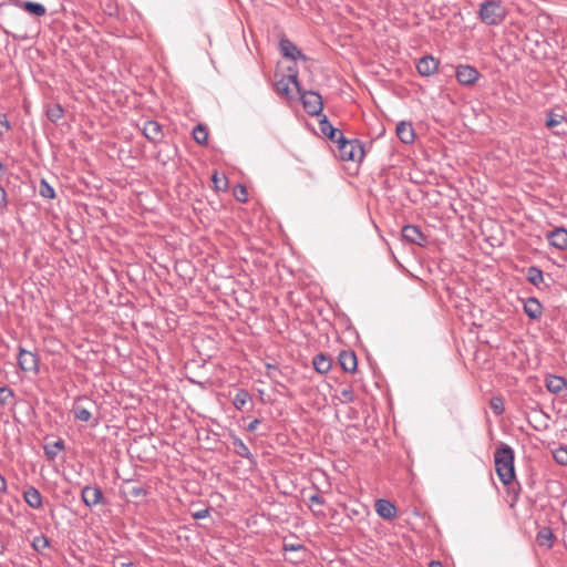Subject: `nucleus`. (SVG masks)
Masks as SVG:
<instances>
[{
    "mask_svg": "<svg viewBox=\"0 0 567 567\" xmlns=\"http://www.w3.org/2000/svg\"><path fill=\"white\" fill-rule=\"evenodd\" d=\"M514 460L515 452L506 443H501L494 452L495 471L504 485H509L516 477Z\"/></svg>",
    "mask_w": 567,
    "mask_h": 567,
    "instance_id": "1",
    "label": "nucleus"
},
{
    "mask_svg": "<svg viewBox=\"0 0 567 567\" xmlns=\"http://www.w3.org/2000/svg\"><path fill=\"white\" fill-rule=\"evenodd\" d=\"M480 19L487 25H498L501 24L505 17L506 12L503 6L496 1H485L481 4L480 8Z\"/></svg>",
    "mask_w": 567,
    "mask_h": 567,
    "instance_id": "2",
    "label": "nucleus"
},
{
    "mask_svg": "<svg viewBox=\"0 0 567 567\" xmlns=\"http://www.w3.org/2000/svg\"><path fill=\"white\" fill-rule=\"evenodd\" d=\"M339 156L342 161H361L364 156L363 144L357 140H343L338 145Z\"/></svg>",
    "mask_w": 567,
    "mask_h": 567,
    "instance_id": "3",
    "label": "nucleus"
},
{
    "mask_svg": "<svg viewBox=\"0 0 567 567\" xmlns=\"http://www.w3.org/2000/svg\"><path fill=\"white\" fill-rule=\"evenodd\" d=\"M300 100L305 111L311 116H318L321 114L323 109L322 97L315 91H302L300 90Z\"/></svg>",
    "mask_w": 567,
    "mask_h": 567,
    "instance_id": "4",
    "label": "nucleus"
},
{
    "mask_svg": "<svg viewBox=\"0 0 567 567\" xmlns=\"http://www.w3.org/2000/svg\"><path fill=\"white\" fill-rule=\"evenodd\" d=\"M94 405V402L86 395H79L74 399L71 412L74 419L82 422H89L92 417L90 406Z\"/></svg>",
    "mask_w": 567,
    "mask_h": 567,
    "instance_id": "5",
    "label": "nucleus"
},
{
    "mask_svg": "<svg viewBox=\"0 0 567 567\" xmlns=\"http://www.w3.org/2000/svg\"><path fill=\"white\" fill-rule=\"evenodd\" d=\"M39 363L40 359L38 354L28 351L22 347L19 348L18 364L22 371L38 373Z\"/></svg>",
    "mask_w": 567,
    "mask_h": 567,
    "instance_id": "6",
    "label": "nucleus"
},
{
    "mask_svg": "<svg viewBox=\"0 0 567 567\" xmlns=\"http://www.w3.org/2000/svg\"><path fill=\"white\" fill-rule=\"evenodd\" d=\"M292 89H295L297 91V93H300L301 86L298 81L297 73L284 76L281 80H279L276 83V91L281 96L291 99L292 97Z\"/></svg>",
    "mask_w": 567,
    "mask_h": 567,
    "instance_id": "7",
    "label": "nucleus"
},
{
    "mask_svg": "<svg viewBox=\"0 0 567 567\" xmlns=\"http://www.w3.org/2000/svg\"><path fill=\"white\" fill-rule=\"evenodd\" d=\"M81 499L85 504V506L92 508L99 504L105 503V498L103 496V492L101 487L94 485H86L81 491Z\"/></svg>",
    "mask_w": 567,
    "mask_h": 567,
    "instance_id": "8",
    "label": "nucleus"
},
{
    "mask_svg": "<svg viewBox=\"0 0 567 567\" xmlns=\"http://www.w3.org/2000/svg\"><path fill=\"white\" fill-rule=\"evenodd\" d=\"M455 78L462 85H473L480 79V72L470 64H460L456 66Z\"/></svg>",
    "mask_w": 567,
    "mask_h": 567,
    "instance_id": "9",
    "label": "nucleus"
},
{
    "mask_svg": "<svg viewBox=\"0 0 567 567\" xmlns=\"http://www.w3.org/2000/svg\"><path fill=\"white\" fill-rule=\"evenodd\" d=\"M402 238L405 241L417 245L420 247H425L427 245V237L416 225H405L402 228Z\"/></svg>",
    "mask_w": 567,
    "mask_h": 567,
    "instance_id": "10",
    "label": "nucleus"
},
{
    "mask_svg": "<svg viewBox=\"0 0 567 567\" xmlns=\"http://www.w3.org/2000/svg\"><path fill=\"white\" fill-rule=\"evenodd\" d=\"M141 130L147 141L153 144L162 142L164 137L163 126L157 121H145Z\"/></svg>",
    "mask_w": 567,
    "mask_h": 567,
    "instance_id": "11",
    "label": "nucleus"
},
{
    "mask_svg": "<svg viewBox=\"0 0 567 567\" xmlns=\"http://www.w3.org/2000/svg\"><path fill=\"white\" fill-rule=\"evenodd\" d=\"M229 439L231 442L233 452L236 455L248 460L250 465L256 466L257 460L254 456V454L250 452L249 447L244 443V441L235 434H229Z\"/></svg>",
    "mask_w": 567,
    "mask_h": 567,
    "instance_id": "12",
    "label": "nucleus"
},
{
    "mask_svg": "<svg viewBox=\"0 0 567 567\" xmlns=\"http://www.w3.org/2000/svg\"><path fill=\"white\" fill-rule=\"evenodd\" d=\"M319 127L321 133L329 138L331 142L339 145L343 140L344 135L341 130L334 127L326 115L319 121Z\"/></svg>",
    "mask_w": 567,
    "mask_h": 567,
    "instance_id": "13",
    "label": "nucleus"
},
{
    "mask_svg": "<svg viewBox=\"0 0 567 567\" xmlns=\"http://www.w3.org/2000/svg\"><path fill=\"white\" fill-rule=\"evenodd\" d=\"M416 69L422 76L433 75L439 69V61L432 55H425L419 60Z\"/></svg>",
    "mask_w": 567,
    "mask_h": 567,
    "instance_id": "14",
    "label": "nucleus"
},
{
    "mask_svg": "<svg viewBox=\"0 0 567 567\" xmlns=\"http://www.w3.org/2000/svg\"><path fill=\"white\" fill-rule=\"evenodd\" d=\"M395 133L398 138L404 144H411L414 142L415 132L410 122L401 121L398 123Z\"/></svg>",
    "mask_w": 567,
    "mask_h": 567,
    "instance_id": "15",
    "label": "nucleus"
},
{
    "mask_svg": "<svg viewBox=\"0 0 567 567\" xmlns=\"http://www.w3.org/2000/svg\"><path fill=\"white\" fill-rule=\"evenodd\" d=\"M547 239L551 246L564 250L567 248V229L557 227L547 235Z\"/></svg>",
    "mask_w": 567,
    "mask_h": 567,
    "instance_id": "16",
    "label": "nucleus"
},
{
    "mask_svg": "<svg viewBox=\"0 0 567 567\" xmlns=\"http://www.w3.org/2000/svg\"><path fill=\"white\" fill-rule=\"evenodd\" d=\"M375 512L383 519H392L396 516L395 506L385 498H380L375 502Z\"/></svg>",
    "mask_w": 567,
    "mask_h": 567,
    "instance_id": "17",
    "label": "nucleus"
},
{
    "mask_svg": "<svg viewBox=\"0 0 567 567\" xmlns=\"http://www.w3.org/2000/svg\"><path fill=\"white\" fill-rule=\"evenodd\" d=\"M280 49L285 58H289L293 61L297 59L306 60V55L298 49V47L288 39L280 41Z\"/></svg>",
    "mask_w": 567,
    "mask_h": 567,
    "instance_id": "18",
    "label": "nucleus"
},
{
    "mask_svg": "<svg viewBox=\"0 0 567 567\" xmlns=\"http://www.w3.org/2000/svg\"><path fill=\"white\" fill-rule=\"evenodd\" d=\"M545 386L548 392L558 394L567 388V381L560 375L549 374L545 379Z\"/></svg>",
    "mask_w": 567,
    "mask_h": 567,
    "instance_id": "19",
    "label": "nucleus"
},
{
    "mask_svg": "<svg viewBox=\"0 0 567 567\" xmlns=\"http://www.w3.org/2000/svg\"><path fill=\"white\" fill-rule=\"evenodd\" d=\"M524 312L532 320H537L543 313V305L535 297H529L524 303Z\"/></svg>",
    "mask_w": 567,
    "mask_h": 567,
    "instance_id": "20",
    "label": "nucleus"
},
{
    "mask_svg": "<svg viewBox=\"0 0 567 567\" xmlns=\"http://www.w3.org/2000/svg\"><path fill=\"white\" fill-rule=\"evenodd\" d=\"M23 498H24V502L28 504V506H30L31 508L39 509L42 507V504H43L42 495L39 492V489L35 488L34 486H29L23 492Z\"/></svg>",
    "mask_w": 567,
    "mask_h": 567,
    "instance_id": "21",
    "label": "nucleus"
},
{
    "mask_svg": "<svg viewBox=\"0 0 567 567\" xmlns=\"http://www.w3.org/2000/svg\"><path fill=\"white\" fill-rule=\"evenodd\" d=\"M339 363L346 372H354L358 365L357 355L353 351H341L339 354Z\"/></svg>",
    "mask_w": 567,
    "mask_h": 567,
    "instance_id": "22",
    "label": "nucleus"
},
{
    "mask_svg": "<svg viewBox=\"0 0 567 567\" xmlns=\"http://www.w3.org/2000/svg\"><path fill=\"white\" fill-rule=\"evenodd\" d=\"M312 364L318 373L324 374L331 369L332 361L328 355L319 353L313 357Z\"/></svg>",
    "mask_w": 567,
    "mask_h": 567,
    "instance_id": "23",
    "label": "nucleus"
},
{
    "mask_svg": "<svg viewBox=\"0 0 567 567\" xmlns=\"http://www.w3.org/2000/svg\"><path fill=\"white\" fill-rule=\"evenodd\" d=\"M554 533L550 527H542L537 533V542L539 546H545L546 548H551L554 544Z\"/></svg>",
    "mask_w": 567,
    "mask_h": 567,
    "instance_id": "24",
    "label": "nucleus"
},
{
    "mask_svg": "<svg viewBox=\"0 0 567 567\" xmlns=\"http://www.w3.org/2000/svg\"><path fill=\"white\" fill-rule=\"evenodd\" d=\"M527 280L533 286L539 288L540 284L544 281L543 270L536 266H530L527 268Z\"/></svg>",
    "mask_w": 567,
    "mask_h": 567,
    "instance_id": "25",
    "label": "nucleus"
},
{
    "mask_svg": "<svg viewBox=\"0 0 567 567\" xmlns=\"http://www.w3.org/2000/svg\"><path fill=\"white\" fill-rule=\"evenodd\" d=\"M251 400L250 393L246 389H240L236 393L233 405L236 410L243 411L245 405Z\"/></svg>",
    "mask_w": 567,
    "mask_h": 567,
    "instance_id": "26",
    "label": "nucleus"
},
{
    "mask_svg": "<svg viewBox=\"0 0 567 567\" xmlns=\"http://www.w3.org/2000/svg\"><path fill=\"white\" fill-rule=\"evenodd\" d=\"M23 10L34 17H42L47 12V9L42 3L33 2V1H24Z\"/></svg>",
    "mask_w": 567,
    "mask_h": 567,
    "instance_id": "27",
    "label": "nucleus"
},
{
    "mask_svg": "<svg viewBox=\"0 0 567 567\" xmlns=\"http://www.w3.org/2000/svg\"><path fill=\"white\" fill-rule=\"evenodd\" d=\"M193 138L199 145H205L208 141V130L204 124H197L193 130Z\"/></svg>",
    "mask_w": 567,
    "mask_h": 567,
    "instance_id": "28",
    "label": "nucleus"
},
{
    "mask_svg": "<svg viewBox=\"0 0 567 567\" xmlns=\"http://www.w3.org/2000/svg\"><path fill=\"white\" fill-rule=\"evenodd\" d=\"M564 121H566V117L564 114L555 113L554 111H549L546 114V122L545 125L554 130L555 127L559 126Z\"/></svg>",
    "mask_w": 567,
    "mask_h": 567,
    "instance_id": "29",
    "label": "nucleus"
},
{
    "mask_svg": "<svg viewBox=\"0 0 567 567\" xmlns=\"http://www.w3.org/2000/svg\"><path fill=\"white\" fill-rule=\"evenodd\" d=\"M45 114L52 123H56L59 120L63 117L64 110L60 104H53L48 106Z\"/></svg>",
    "mask_w": 567,
    "mask_h": 567,
    "instance_id": "30",
    "label": "nucleus"
},
{
    "mask_svg": "<svg viewBox=\"0 0 567 567\" xmlns=\"http://www.w3.org/2000/svg\"><path fill=\"white\" fill-rule=\"evenodd\" d=\"M309 502H310L309 508L312 512V514L315 516H317V517H324L323 511L315 509L312 507L313 504L320 505V506L323 505L324 504V498L322 496H320L318 493H315V494L309 496Z\"/></svg>",
    "mask_w": 567,
    "mask_h": 567,
    "instance_id": "31",
    "label": "nucleus"
},
{
    "mask_svg": "<svg viewBox=\"0 0 567 567\" xmlns=\"http://www.w3.org/2000/svg\"><path fill=\"white\" fill-rule=\"evenodd\" d=\"M489 406L495 415H502L505 411L504 400L501 396H493L489 401Z\"/></svg>",
    "mask_w": 567,
    "mask_h": 567,
    "instance_id": "32",
    "label": "nucleus"
},
{
    "mask_svg": "<svg viewBox=\"0 0 567 567\" xmlns=\"http://www.w3.org/2000/svg\"><path fill=\"white\" fill-rule=\"evenodd\" d=\"M39 193L43 198L52 199L55 197L54 188L45 179L41 181Z\"/></svg>",
    "mask_w": 567,
    "mask_h": 567,
    "instance_id": "33",
    "label": "nucleus"
},
{
    "mask_svg": "<svg viewBox=\"0 0 567 567\" xmlns=\"http://www.w3.org/2000/svg\"><path fill=\"white\" fill-rule=\"evenodd\" d=\"M555 462L559 465H567V447L559 446L553 452Z\"/></svg>",
    "mask_w": 567,
    "mask_h": 567,
    "instance_id": "34",
    "label": "nucleus"
},
{
    "mask_svg": "<svg viewBox=\"0 0 567 567\" xmlns=\"http://www.w3.org/2000/svg\"><path fill=\"white\" fill-rule=\"evenodd\" d=\"M64 449L62 440L55 441L52 445L45 446V455L50 458L56 456L58 452Z\"/></svg>",
    "mask_w": 567,
    "mask_h": 567,
    "instance_id": "35",
    "label": "nucleus"
},
{
    "mask_svg": "<svg viewBox=\"0 0 567 567\" xmlns=\"http://www.w3.org/2000/svg\"><path fill=\"white\" fill-rule=\"evenodd\" d=\"M14 396V392L7 385L0 386V405H7Z\"/></svg>",
    "mask_w": 567,
    "mask_h": 567,
    "instance_id": "36",
    "label": "nucleus"
},
{
    "mask_svg": "<svg viewBox=\"0 0 567 567\" xmlns=\"http://www.w3.org/2000/svg\"><path fill=\"white\" fill-rule=\"evenodd\" d=\"M127 494L134 499H140L146 496L147 489L142 485H135L128 488Z\"/></svg>",
    "mask_w": 567,
    "mask_h": 567,
    "instance_id": "37",
    "label": "nucleus"
},
{
    "mask_svg": "<svg viewBox=\"0 0 567 567\" xmlns=\"http://www.w3.org/2000/svg\"><path fill=\"white\" fill-rule=\"evenodd\" d=\"M49 539L45 536L41 535L34 537L32 542V547L35 551L41 553L44 548L49 546Z\"/></svg>",
    "mask_w": 567,
    "mask_h": 567,
    "instance_id": "38",
    "label": "nucleus"
},
{
    "mask_svg": "<svg viewBox=\"0 0 567 567\" xmlns=\"http://www.w3.org/2000/svg\"><path fill=\"white\" fill-rule=\"evenodd\" d=\"M282 549L285 551H306V546L301 543H284Z\"/></svg>",
    "mask_w": 567,
    "mask_h": 567,
    "instance_id": "39",
    "label": "nucleus"
},
{
    "mask_svg": "<svg viewBox=\"0 0 567 567\" xmlns=\"http://www.w3.org/2000/svg\"><path fill=\"white\" fill-rule=\"evenodd\" d=\"M8 208V195L6 189L0 185V214H3Z\"/></svg>",
    "mask_w": 567,
    "mask_h": 567,
    "instance_id": "40",
    "label": "nucleus"
},
{
    "mask_svg": "<svg viewBox=\"0 0 567 567\" xmlns=\"http://www.w3.org/2000/svg\"><path fill=\"white\" fill-rule=\"evenodd\" d=\"M212 182L214 183L216 189H225L227 187L226 177H218L217 173L213 175Z\"/></svg>",
    "mask_w": 567,
    "mask_h": 567,
    "instance_id": "41",
    "label": "nucleus"
},
{
    "mask_svg": "<svg viewBox=\"0 0 567 567\" xmlns=\"http://www.w3.org/2000/svg\"><path fill=\"white\" fill-rule=\"evenodd\" d=\"M10 122L9 120L7 118V115L4 114H0V140L2 138L3 136V133L6 131H9L10 130Z\"/></svg>",
    "mask_w": 567,
    "mask_h": 567,
    "instance_id": "42",
    "label": "nucleus"
},
{
    "mask_svg": "<svg viewBox=\"0 0 567 567\" xmlns=\"http://www.w3.org/2000/svg\"><path fill=\"white\" fill-rule=\"evenodd\" d=\"M235 197L239 200V202H243L245 203L247 200V190L245 188V186L243 185H238L236 188H235Z\"/></svg>",
    "mask_w": 567,
    "mask_h": 567,
    "instance_id": "43",
    "label": "nucleus"
},
{
    "mask_svg": "<svg viewBox=\"0 0 567 567\" xmlns=\"http://www.w3.org/2000/svg\"><path fill=\"white\" fill-rule=\"evenodd\" d=\"M342 401L346 403H350L354 401V393L352 389L346 388L341 391Z\"/></svg>",
    "mask_w": 567,
    "mask_h": 567,
    "instance_id": "44",
    "label": "nucleus"
},
{
    "mask_svg": "<svg viewBox=\"0 0 567 567\" xmlns=\"http://www.w3.org/2000/svg\"><path fill=\"white\" fill-rule=\"evenodd\" d=\"M209 515V508H203L192 514L194 519H204Z\"/></svg>",
    "mask_w": 567,
    "mask_h": 567,
    "instance_id": "45",
    "label": "nucleus"
},
{
    "mask_svg": "<svg viewBox=\"0 0 567 567\" xmlns=\"http://www.w3.org/2000/svg\"><path fill=\"white\" fill-rule=\"evenodd\" d=\"M259 424H260V420L259 419H254L252 421H250L248 423L247 431L248 432H255Z\"/></svg>",
    "mask_w": 567,
    "mask_h": 567,
    "instance_id": "46",
    "label": "nucleus"
},
{
    "mask_svg": "<svg viewBox=\"0 0 567 567\" xmlns=\"http://www.w3.org/2000/svg\"><path fill=\"white\" fill-rule=\"evenodd\" d=\"M7 491L6 478L0 474V494Z\"/></svg>",
    "mask_w": 567,
    "mask_h": 567,
    "instance_id": "47",
    "label": "nucleus"
},
{
    "mask_svg": "<svg viewBox=\"0 0 567 567\" xmlns=\"http://www.w3.org/2000/svg\"><path fill=\"white\" fill-rule=\"evenodd\" d=\"M554 134L557 135V136H567V130H565V128L555 130Z\"/></svg>",
    "mask_w": 567,
    "mask_h": 567,
    "instance_id": "48",
    "label": "nucleus"
},
{
    "mask_svg": "<svg viewBox=\"0 0 567 567\" xmlns=\"http://www.w3.org/2000/svg\"><path fill=\"white\" fill-rule=\"evenodd\" d=\"M10 1H11V3H12L13 6H16V7H18V8L23 9V2H24V1H21V0H10Z\"/></svg>",
    "mask_w": 567,
    "mask_h": 567,
    "instance_id": "49",
    "label": "nucleus"
},
{
    "mask_svg": "<svg viewBox=\"0 0 567 567\" xmlns=\"http://www.w3.org/2000/svg\"><path fill=\"white\" fill-rule=\"evenodd\" d=\"M429 567H443L439 560H433L430 563Z\"/></svg>",
    "mask_w": 567,
    "mask_h": 567,
    "instance_id": "50",
    "label": "nucleus"
},
{
    "mask_svg": "<svg viewBox=\"0 0 567 567\" xmlns=\"http://www.w3.org/2000/svg\"><path fill=\"white\" fill-rule=\"evenodd\" d=\"M132 566H133V564H132L131 561H128V563H122V564H121V567H132Z\"/></svg>",
    "mask_w": 567,
    "mask_h": 567,
    "instance_id": "51",
    "label": "nucleus"
},
{
    "mask_svg": "<svg viewBox=\"0 0 567 567\" xmlns=\"http://www.w3.org/2000/svg\"><path fill=\"white\" fill-rule=\"evenodd\" d=\"M266 367H267L268 370L276 369V367L274 364H270V363H267Z\"/></svg>",
    "mask_w": 567,
    "mask_h": 567,
    "instance_id": "52",
    "label": "nucleus"
},
{
    "mask_svg": "<svg viewBox=\"0 0 567 567\" xmlns=\"http://www.w3.org/2000/svg\"><path fill=\"white\" fill-rule=\"evenodd\" d=\"M3 553V547L0 545V554Z\"/></svg>",
    "mask_w": 567,
    "mask_h": 567,
    "instance_id": "53",
    "label": "nucleus"
}]
</instances>
